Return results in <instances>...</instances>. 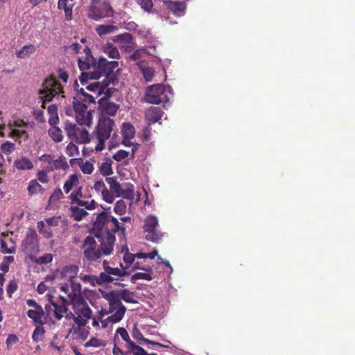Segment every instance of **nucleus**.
<instances>
[{
    "instance_id": "nucleus-1",
    "label": "nucleus",
    "mask_w": 355,
    "mask_h": 355,
    "mask_svg": "<svg viewBox=\"0 0 355 355\" xmlns=\"http://www.w3.org/2000/svg\"><path fill=\"white\" fill-rule=\"evenodd\" d=\"M83 52L85 56L78 60L79 69L82 71L79 77L82 85H85L89 79L97 80L101 76L107 77L118 67L116 61H107L102 57L96 60L87 46H84Z\"/></svg>"
},
{
    "instance_id": "nucleus-2",
    "label": "nucleus",
    "mask_w": 355,
    "mask_h": 355,
    "mask_svg": "<svg viewBox=\"0 0 355 355\" xmlns=\"http://www.w3.org/2000/svg\"><path fill=\"white\" fill-rule=\"evenodd\" d=\"M106 300L109 302L107 313H110L111 315L101 321L103 328H105L110 322L116 323L122 320L126 311V308L123 305L121 300L128 303H137L134 297V293L127 289L119 292L108 293L106 295Z\"/></svg>"
},
{
    "instance_id": "nucleus-3",
    "label": "nucleus",
    "mask_w": 355,
    "mask_h": 355,
    "mask_svg": "<svg viewBox=\"0 0 355 355\" xmlns=\"http://www.w3.org/2000/svg\"><path fill=\"white\" fill-rule=\"evenodd\" d=\"M100 245L92 236H87L82 245L84 257L89 261H95L102 256H108L114 250V238L110 236L108 238L99 239Z\"/></svg>"
},
{
    "instance_id": "nucleus-4",
    "label": "nucleus",
    "mask_w": 355,
    "mask_h": 355,
    "mask_svg": "<svg viewBox=\"0 0 355 355\" xmlns=\"http://www.w3.org/2000/svg\"><path fill=\"white\" fill-rule=\"evenodd\" d=\"M120 230L123 234L125 227L121 225L118 220L106 211L97 215L92 227V232L95 236L98 239H105L112 236L114 238V243L116 241L115 233Z\"/></svg>"
},
{
    "instance_id": "nucleus-5",
    "label": "nucleus",
    "mask_w": 355,
    "mask_h": 355,
    "mask_svg": "<svg viewBox=\"0 0 355 355\" xmlns=\"http://www.w3.org/2000/svg\"><path fill=\"white\" fill-rule=\"evenodd\" d=\"M42 86V87L39 90L38 94L42 101V107L43 108L45 107L46 102H50L53 98L64 93L63 88L59 81L52 77L46 78Z\"/></svg>"
},
{
    "instance_id": "nucleus-6",
    "label": "nucleus",
    "mask_w": 355,
    "mask_h": 355,
    "mask_svg": "<svg viewBox=\"0 0 355 355\" xmlns=\"http://www.w3.org/2000/svg\"><path fill=\"white\" fill-rule=\"evenodd\" d=\"M115 123L113 119L107 116H101L96 130L98 144L95 147L96 151H101L105 148V141L107 140L113 130Z\"/></svg>"
},
{
    "instance_id": "nucleus-7",
    "label": "nucleus",
    "mask_w": 355,
    "mask_h": 355,
    "mask_svg": "<svg viewBox=\"0 0 355 355\" xmlns=\"http://www.w3.org/2000/svg\"><path fill=\"white\" fill-rule=\"evenodd\" d=\"M166 89L172 96V88L169 85L167 87L162 84L149 86L147 87L144 100L148 103L157 105L168 102L169 97L166 94Z\"/></svg>"
},
{
    "instance_id": "nucleus-8",
    "label": "nucleus",
    "mask_w": 355,
    "mask_h": 355,
    "mask_svg": "<svg viewBox=\"0 0 355 355\" xmlns=\"http://www.w3.org/2000/svg\"><path fill=\"white\" fill-rule=\"evenodd\" d=\"M114 11L110 3L106 1L92 0L88 9L87 16L89 18L98 21L105 17L114 15Z\"/></svg>"
},
{
    "instance_id": "nucleus-9",
    "label": "nucleus",
    "mask_w": 355,
    "mask_h": 355,
    "mask_svg": "<svg viewBox=\"0 0 355 355\" xmlns=\"http://www.w3.org/2000/svg\"><path fill=\"white\" fill-rule=\"evenodd\" d=\"M73 310L76 314L74 322L79 327H84L92 316V310L89 307L85 299H75L71 301Z\"/></svg>"
},
{
    "instance_id": "nucleus-10",
    "label": "nucleus",
    "mask_w": 355,
    "mask_h": 355,
    "mask_svg": "<svg viewBox=\"0 0 355 355\" xmlns=\"http://www.w3.org/2000/svg\"><path fill=\"white\" fill-rule=\"evenodd\" d=\"M159 220L154 214L148 215L144 220V232L146 233V239L153 243H159L164 234L158 230Z\"/></svg>"
},
{
    "instance_id": "nucleus-11",
    "label": "nucleus",
    "mask_w": 355,
    "mask_h": 355,
    "mask_svg": "<svg viewBox=\"0 0 355 355\" xmlns=\"http://www.w3.org/2000/svg\"><path fill=\"white\" fill-rule=\"evenodd\" d=\"M64 130L67 137L72 141L79 144H87L90 141L89 132L85 128H78L76 124L67 121L64 123Z\"/></svg>"
},
{
    "instance_id": "nucleus-12",
    "label": "nucleus",
    "mask_w": 355,
    "mask_h": 355,
    "mask_svg": "<svg viewBox=\"0 0 355 355\" xmlns=\"http://www.w3.org/2000/svg\"><path fill=\"white\" fill-rule=\"evenodd\" d=\"M75 111V118L80 125L90 126L92 123V111L87 109V106L78 101H73Z\"/></svg>"
},
{
    "instance_id": "nucleus-13",
    "label": "nucleus",
    "mask_w": 355,
    "mask_h": 355,
    "mask_svg": "<svg viewBox=\"0 0 355 355\" xmlns=\"http://www.w3.org/2000/svg\"><path fill=\"white\" fill-rule=\"evenodd\" d=\"M37 243L36 232L34 230L28 232L21 243L22 251L28 255L37 252L39 250Z\"/></svg>"
},
{
    "instance_id": "nucleus-14",
    "label": "nucleus",
    "mask_w": 355,
    "mask_h": 355,
    "mask_svg": "<svg viewBox=\"0 0 355 355\" xmlns=\"http://www.w3.org/2000/svg\"><path fill=\"white\" fill-rule=\"evenodd\" d=\"M164 4L176 17H182L185 14L187 5L184 2L171 0H163Z\"/></svg>"
},
{
    "instance_id": "nucleus-15",
    "label": "nucleus",
    "mask_w": 355,
    "mask_h": 355,
    "mask_svg": "<svg viewBox=\"0 0 355 355\" xmlns=\"http://www.w3.org/2000/svg\"><path fill=\"white\" fill-rule=\"evenodd\" d=\"M98 106L101 112V116H114L119 108V105L116 103L103 98L98 101Z\"/></svg>"
},
{
    "instance_id": "nucleus-16",
    "label": "nucleus",
    "mask_w": 355,
    "mask_h": 355,
    "mask_svg": "<svg viewBox=\"0 0 355 355\" xmlns=\"http://www.w3.org/2000/svg\"><path fill=\"white\" fill-rule=\"evenodd\" d=\"M42 157H44V160L48 162L50 164L49 166L48 171H53L54 170L63 169L66 170L69 168V165L66 161L65 157L60 156L56 159H52L50 155H44Z\"/></svg>"
},
{
    "instance_id": "nucleus-17",
    "label": "nucleus",
    "mask_w": 355,
    "mask_h": 355,
    "mask_svg": "<svg viewBox=\"0 0 355 355\" xmlns=\"http://www.w3.org/2000/svg\"><path fill=\"white\" fill-rule=\"evenodd\" d=\"M27 125H28L26 122L20 119L13 121V122H10L9 128L10 130V137L20 138L25 135L26 132L25 130H19V128H26Z\"/></svg>"
},
{
    "instance_id": "nucleus-18",
    "label": "nucleus",
    "mask_w": 355,
    "mask_h": 355,
    "mask_svg": "<svg viewBox=\"0 0 355 355\" xmlns=\"http://www.w3.org/2000/svg\"><path fill=\"white\" fill-rule=\"evenodd\" d=\"M27 315L37 325H43L45 323L44 311L42 306L37 307L36 309L28 310Z\"/></svg>"
},
{
    "instance_id": "nucleus-19",
    "label": "nucleus",
    "mask_w": 355,
    "mask_h": 355,
    "mask_svg": "<svg viewBox=\"0 0 355 355\" xmlns=\"http://www.w3.org/2000/svg\"><path fill=\"white\" fill-rule=\"evenodd\" d=\"M162 110L159 107H150L145 112V118L148 122V125L155 123L162 118Z\"/></svg>"
},
{
    "instance_id": "nucleus-20",
    "label": "nucleus",
    "mask_w": 355,
    "mask_h": 355,
    "mask_svg": "<svg viewBox=\"0 0 355 355\" xmlns=\"http://www.w3.org/2000/svg\"><path fill=\"white\" fill-rule=\"evenodd\" d=\"M79 271V268L76 265H69L63 268L60 275L61 277L69 282L74 280L77 277Z\"/></svg>"
},
{
    "instance_id": "nucleus-21",
    "label": "nucleus",
    "mask_w": 355,
    "mask_h": 355,
    "mask_svg": "<svg viewBox=\"0 0 355 355\" xmlns=\"http://www.w3.org/2000/svg\"><path fill=\"white\" fill-rule=\"evenodd\" d=\"M69 282L71 292L69 293L68 297L70 301H74V300L76 298H80V300L85 299L81 293L82 287L80 284L79 282H76L75 280L71 281Z\"/></svg>"
},
{
    "instance_id": "nucleus-22",
    "label": "nucleus",
    "mask_w": 355,
    "mask_h": 355,
    "mask_svg": "<svg viewBox=\"0 0 355 355\" xmlns=\"http://www.w3.org/2000/svg\"><path fill=\"white\" fill-rule=\"evenodd\" d=\"M37 47L33 44L25 45L20 49L17 50L15 55L19 58L24 59L35 53Z\"/></svg>"
},
{
    "instance_id": "nucleus-23",
    "label": "nucleus",
    "mask_w": 355,
    "mask_h": 355,
    "mask_svg": "<svg viewBox=\"0 0 355 355\" xmlns=\"http://www.w3.org/2000/svg\"><path fill=\"white\" fill-rule=\"evenodd\" d=\"M105 181L110 186V190L114 194L115 197L119 198V193L122 191L123 185L118 182L115 177H107Z\"/></svg>"
},
{
    "instance_id": "nucleus-24",
    "label": "nucleus",
    "mask_w": 355,
    "mask_h": 355,
    "mask_svg": "<svg viewBox=\"0 0 355 355\" xmlns=\"http://www.w3.org/2000/svg\"><path fill=\"white\" fill-rule=\"evenodd\" d=\"M132 36L128 33L120 34L116 37L115 41L118 42L121 46L125 48H130L132 46Z\"/></svg>"
},
{
    "instance_id": "nucleus-25",
    "label": "nucleus",
    "mask_w": 355,
    "mask_h": 355,
    "mask_svg": "<svg viewBox=\"0 0 355 355\" xmlns=\"http://www.w3.org/2000/svg\"><path fill=\"white\" fill-rule=\"evenodd\" d=\"M58 8L64 11L65 19L69 21L71 19L73 3L67 0H59L58 3Z\"/></svg>"
},
{
    "instance_id": "nucleus-26",
    "label": "nucleus",
    "mask_w": 355,
    "mask_h": 355,
    "mask_svg": "<svg viewBox=\"0 0 355 355\" xmlns=\"http://www.w3.org/2000/svg\"><path fill=\"white\" fill-rule=\"evenodd\" d=\"M14 166L18 170H31L33 168L32 162L26 157H22L15 160Z\"/></svg>"
},
{
    "instance_id": "nucleus-27",
    "label": "nucleus",
    "mask_w": 355,
    "mask_h": 355,
    "mask_svg": "<svg viewBox=\"0 0 355 355\" xmlns=\"http://www.w3.org/2000/svg\"><path fill=\"white\" fill-rule=\"evenodd\" d=\"M140 6L141 8L145 10L147 12H152V13H156L158 17H159L161 19H164L166 21L168 20V17H164L160 14L159 12H158L157 10L154 9L153 10V1L152 0H141Z\"/></svg>"
},
{
    "instance_id": "nucleus-28",
    "label": "nucleus",
    "mask_w": 355,
    "mask_h": 355,
    "mask_svg": "<svg viewBox=\"0 0 355 355\" xmlns=\"http://www.w3.org/2000/svg\"><path fill=\"white\" fill-rule=\"evenodd\" d=\"M78 183L79 179L78 175L76 174L70 175L63 186L65 193H69L74 187L78 184Z\"/></svg>"
},
{
    "instance_id": "nucleus-29",
    "label": "nucleus",
    "mask_w": 355,
    "mask_h": 355,
    "mask_svg": "<svg viewBox=\"0 0 355 355\" xmlns=\"http://www.w3.org/2000/svg\"><path fill=\"white\" fill-rule=\"evenodd\" d=\"M112 162L110 158L99 164V172L103 176L107 177L113 173L112 168Z\"/></svg>"
},
{
    "instance_id": "nucleus-30",
    "label": "nucleus",
    "mask_w": 355,
    "mask_h": 355,
    "mask_svg": "<svg viewBox=\"0 0 355 355\" xmlns=\"http://www.w3.org/2000/svg\"><path fill=\"white\" fill-rule=\"evenodd\" d=\"M49 114V123L51 125H57L59 123V117L58 115V107L56 105H51L47 109Z\"/></svg>"
},
{
    "instance_id": "nucleus-31",
    "label": "nucleus",
    "mask_w": 355,
    "mask_h": 355,
    "mask_svg": "<svg viewBox=\"0 0 355 355\" xmlns=\"http://www.w3.org/2000/svg\"><path fill=\"white\" fill-rule=\"evenodd\" d=\"M51 305L54 308V317L60 320L64 315V313H67V307L66 304L62 302L60 304L55 303L54 302H51Z\"/></svg>"
},
{
    "instance_id": "nucleus-32",
    "label": "nucleus",
    "mask_w": 355,
    "mask_h": 355,
    "mask_svg": "<svg viewBox=\"0 0 355 355\" xmlns=\"http://www.w3.org/2000/svg\"><path fill=\"white\" fill-rule=\"evenodd\" d=\"M121 133L124 139H130L135 135V130L134 126L128 123H123Z\"/></svg>"
},
{
    "instance_id": "nucleus-33",
    "label": "nucleus",
    "mask_w": 355,
    "mask_h": 355,
    "mask_svg": "<svg viewBox=\"0 0 355 355\" xmlns=\"http://www.w3.org/2000/svg\"><path fill=\"white\" fill-rule=\"evenodd\" d=\"M73 101H78L80 102L85 103H94V97L90 94L86 93L84 89L81 88L78 91L76 97L73 98Z\"/></svg>"
},
{
    "instance_id": "nucleus-34",
    "label": "nucleus",
    "mask_w": 355,
    "mask_h": 355,
    "mask_svg": "<svg viewBox=\"0 0 355 355\" xmlns=\"http://www.w3.org/2000/svg\"><path fill=\"white\" fill-rule=\"evenodd\" d=\"M49 135L55 142H60L63 139L62 130L60 128L56 126V125H52V127L49 128Z\"/></svg>"
},
{
    "instance_id": "nucleus-35",
    "label": "nucleus",
    "mask_w": 355,
    "mask_h": 355,
    "mask_svg": "<svg viewBox=\"0 0 355 355\" xmlns=\"http://www.w3.org/2000/svg\"><path fill=\"white\" fill-rule=\"evenodd\" d=\"M125 188L122 189V191L119 193V197L125 199L132 200L134 198V186L132 184L126 183Z\"/></svg>"
},
{
    "instance_id": "nucleus-36",
    "label": "nucleus",
    "mask_w": 355,
    "mask_h": 355,
    "mask_svg": "<svg viewBox=\"0 0 355 355\" xmlns=\"http://www.w3.org/2000/svg\"><path fill=\"white\" fill-rule=\"evenodd\" d=\"M71 212V217L76 220L80 221L85 216L87 215V212L78 207H71L70 208Z\"/></svg>"
},
{
    "instance_id": "nucleus-37",
    "label": "nucleus",
    "mask_w": 355,
    "mask_h": 355,
    "mask_svg": "<svg viewBox=\"0 0 355 355\" xmlns=\"http://www.w3.org/2000/svg\"><path fill=\"white\" fill-rule=\"evenodd\" d=\"M127 347V355H145L146 351L141 347L135 345L133 342Z\"/></svg>"
},
{
    "instance_id": "nucleus-38",
    "label": "nucleus",
    "mask_w": 355,
    "mask_h": 355,
    "mask_svg": "<svg viewBox=\"0 0 355 355\" xmlns=\"http://www.w3.org/2000/svg\"><path fill=\"white\" fill-rule=\"evenodd\" d=\"M103 51L111 58H119V52L117 48L110 43L104 45Z\"/></svg>"
},
{
    "instance_id": "nucleus-39",
    "label": "nucleus",
    "mask_w": 355,
    "mask_h": 355,
    "mask_svg": "<svg viewBox=\"0 0 355 355\" xmlns=\"http://www.w3.org/2000/svg\"><path fill=\"white\" fill-rule=\"evenodd\" d=\"M117 29V27L113 25H100L96 28V31L99 35L102 36L112 33Z\"/></svg>"
},
{
    "instance_id": "nucleus-40",
    "label": "nucleus",
    "mask_w": 355,
    "mask_h": 355,
    "mask_svg": "<svg viewBox=\"0 0 355 355\" xmlns=\"http://www.w3.org/2000/svg\"><path fill=\"white\" fill-rule=\"evenodd\" d=\"M45 330L42 325H37L32 335V339L35 343L42 341L44 338Z\"/></svg>"
},
{
    "instance_id": "nucleus-41",
    "label": "nucleus",
    "mask_w": 355,
    "mask_h": 355,
    "mask_svg": "<svg viewBox=\"0 0 355 355\" xmlns=\"http://www.w3.org/2000/svg\"><path fill=\"white\" fill-rule=\"evenodd\" d=\"M133 336L136 339L144 340L146 343L151 344L153 345H157V346H159L162 347H168L167 346H165L161 343H157L155 341H152V340H150L149 339L144 338L142 334L137 328L133 329Z\"/></svg>"
},
{
    "instance_id": "nucleus-42",
    "label": "nucleus",
    "mask_w": 355,
    "mask_h": 355,
    "mask_svg": "<svg viewBox=\"0 0 355 355\" xmlns=\"http://www.w3.org/2000/svg\"><path fill=\"white\" fill-rule=\"evenodd\" d=\"M37 228L40 234H43L46 238L49 239L53 236L52 231L50 227L46 225L43 221H39L37 223Z\"/></svg>"
},
{
    "instance_id": "nucleus-43",
    "label": "nucleus",
    "mask_w": 355,
    "mask_h": 355,
    "mask_svg": "<svg viewBox=\"0 0 355 355\" xmlns=\"http://www.w3.org/2000/svg\"><path fill=\"white\" fill-rule=\"evenodd\" d=\"M114 281V278L111 277L110 273L105 271L101 272L98 276H96V284L101 285L103 284L111 283Z\"/></svg>"
},
{
    "instance_id": "nucleus-44",
    "label": "nucleus",
    "mask_w": 355,
    "mask_h": 355,
    "mask_svg": "<svg viewBox=\"0 0 355 355\" xmlns=\"http://www.w3.org/2000/svg\"><path fill=\"white\" fill-rule=\"evenodd\" d=\"M43 191V187L38 183L37 180H33L29 182L28 191L29 195L33 196Z\"/></svg>"
},
{
    "instance_id": "nucleus-45",
    "label": "nucleus",
    "mask_w": 355,
    "mask_h": 355,
    "mask_svg": "<svg viewBox=\"0 0 355 355\" xmlns=\"http://www.w3.org/2000/svg\"><path fill=\"white\" fill-rule=\"evenodd\" d=\"M120 266L121 268V269L118 268H108L107 272L110 273V275H112L119 277L128 275L129 272L126 271V268H124L122 263L120 264Z\"/></svg>"
},
{
    "instance_id": "nucleus-46",
    "label": "nucleus",
    "mask_w": 355,
    "mask_h": 355,
    "mask_svg": "<svg viewBox=\"0 0 355 355\" xmlns=\"http://www.w3.org/2000/svg\"><path fill=\"white\" fill-rule=\"evenodd\" d=\"M125 250V252L123 255V261L126 263V268H128L131 264L133 263L135 255V254H131L128 252V248L127 246L123 247V251Z\"/></svg>"
},
{
    "instance_id": "nucleus-47",
    "label": "nucleus",
    "mask_w": 355,
    "mask_h": 355,
    "mask_svg": "<svg viewBox=\"0 0 355 355\" xmlns=\"http://www.w3.org/2000/svg\"><path fill=\"white\" fill-rule=\"evenodd\" d=\"M141 72L145 80L148 82L152 80L155 74V71L153 68L150 67H141Z\"/></svg>"
},
{
    "instance_id": "nucleus-48",
    "label": "nucleus",
    "mask_w": 355,
    "mask_h": 355,
    "mask_svg": "<svg viewBox=\"0 0 355 355\" xmlns=\"http://www.w3.org/2000/svg\"><path fill=\"white\" fill-rule=\"evenodd\" d=\"M105 343L103 340L92 337L88 342L85 344V347H104Z\"/></svg>"
},
{
    "instance_id": "nucleus-49",
    "label": "nucleus",
    "mask_w": 355,
    "mask_h": 355,
    "mask_svg": "<svg viewBox=\"0 0 355 355\" xmlns=\"http://www.w3.org/2000/svg\"><path fill=\"white\" fill-rule=\"evenodd\" d=\"M117 335H119L121 337V338L126 343V346H128L130 343L132 342L130 338L128 331L123 327H119L116 329V334L115 337Z\"/></svg>"
},
{
    "instance_id": "nucleus-50",
    "label": "nucleus",
    "mask_w": 355,
    "mask_h": 355,
    "mask_svg": "<svg viewBox=\"0 0 355 355\" xmlns=\"http://www.w3.org/2000/svg\"><path fill=\"white\" fill-rule=\"evenodd\" d=\"M114 211L119 215H123L126 211V204L123 200H118L114 206Z\"/></svg>"
},
{
    "instance_id": "nucleus-51",
    "label": "nucleus",
    "mask_w": 355,
    "mask_h": 355,
    "mask_svg": "<svg viewBox=\"0 0 355 355\" xmlns=\"http://www.w3.org/2000/svg\"><path fill=\"white\" fill-rule=\"evenodd\" d=\"M82 197V187H80L71 193L69 198L71 201V203H78L81 200L80 198Z\"/></svg>"
},
{
    "instance_id": "nucleus-52",
    "label": "nucleus",
    "mask_w": 355,
    "mask_h": 355,
    "mask_svg": "<svg viewBox=\"0 0 355 355\" xmlns=\"http://www.w3.org/2000/svg\"><path fill=\"white\" fill-rule=\"evenodd\" d=\"M53 254L49 253H46L42 256L39 257L35 259L34 261L39 264H46L53 261Z\"/></svg>"
},
{
    "instance_id": "nucleus-53",
    "label": "nucleus",
    "mask_w": 355,
    "mask_h": 355,
    "mask_svg": "<svg viewBox=\"0 0 355 355\" xmlns=\"http://www.w3.org/2000/svg\"><path fill=\"white\" fill-rule=\"evenodd\" d=\"M80 279L85 284H88L91 286H95L96 284V276L95 275H88L80 274Z\"/></svg>"
},
{
    "instance_id": "nucleus-54",
    "label": "nucleus",
    "mask_w": 355,
    "mask_h": 355,
    "mask_svg": "<svg viewBox=\"0 0 355 355\" xmlns=\"http://www.w3.org/2000/svg\"><path fill=\"white\" fill-rule=\"evenodd\" d=\"M66 153L69 157H73L79 154L78 148L73 144V141H71L66 148Z\"/></svg>"
},
{
    "instance_id": "nucleus-55",
    "label": "nucleus",
    "mask_w": 355,
    "mask_h": 355,
    "mask_svg": "<svg viewBox=\"0 0 355 355\" xmlns=\"http://www.w3.org/2000/svg\"><path fill=\"white\" fill-rule=\"evenodd\" d=\"M138 279H145L150 281L152 279V277L150 274L146 272H137L131 277V282L135 283Z\"/></svg>"
},
{
    "instance_id": "nucleus-56",
    "label": "nucleus",
    "mask_w": 355,
    "mask_h": 355,
    "mask_svg": "<svg viewBox=\"0 0 355 355\" xmlns=\"http://www.w3.org/2000/svg\"><path fill=\"white\" fill-rule=\"evenodd\" d=\"M15 149V144L10 141H6L1 146V150L6 155L10 154Z\"/></svg>"
},
{
    "instance_id": "nucleus-57",
    "label": "nucleus",
    "mask_w": 355,
    "mask_h": 355,
    "mask_svg": "<svg viewBox=\"0 0 355 355\" xmlns=\"http://www.w3.org/2000/svg\"><path fill=\"white\" fill-rule=\"evenodd\" d=\"M94 166L92 162L89 161H86L85 163L80 166V169L82 172L85 174L90 175L94 171Z\"/></svg>"
},
{
    "instance_id": "nucleus-58",
    "label": "nucleus",
    "mask_w": 355,
    "mask_h": 355,
    "mask_svg": "<svg viewBox=\"0 0 355 355\" xmlns=\"http://www.w3.org/2000/svg\"><path fill=\"white\" fill-rule=\"evenodd\" d=\"M63 197V193L60 188H57L49 198V202L53 203Z\"/></svg>"
},
{
    "instance_id": "nucleus-59",
    "label": "nucleus",
    "mask_w": 355,
    "mask_h": 355,
    "mask_svg": "<svg viewBox=\"0 0 355 355\" xmlns=\"http://www.w3.org/2000/svg\"><path fill=\"white\" fill-rule=\"evenodd\" d=\"M1 244V252L3 254H12L15 252V247L12 246L10 248H8L7 246V243L5 241L1 240L0 241Z\"/></svg>"
},
{
    "instance_id": "nucleus-60",
    "label": "nucleus",
    "mask_w": 355,
    "mask_h": 355,
    "mask_svg": "<svg viewBox=\"0 0 355 355\" xmlns=\"http://www.w3.org/2000/svg\"><path fill=\"white\" fill-rule=\"evenodd\" d=\"M129 153L125 150H119L116 151L114 155L113 159L117 162H121L128 157Z\"/></svg>"
},
{
    "instance_id": "nucleus-61",
    "label": "nucleus",
    "mask_w": 355,
    "mask_h": 355,
    "mask_svg": "<svg viewBox=\"0 0 355 355\" xmlns=\"http://www.w3.org/2000/svg\"><path fill=\"white\" fill-rule=\"evenodd\" d=\"M77 204L78 206L85 207V209L88 210L94 209L96 205V202L94 200H92L90 202L80 200Z\"/></svg>"
},
{
    "instance_id": "nucleus-62",
    "label": "nucleus",
    "mask_w": 355,
    "mask_h": 355,
    "mask_svg": "<svg viewBox=\"0 0 355 355\" xmlns=\"http://www.w3.org/2000/svg\"><path fill=\"white\" fill-rule=\"evenodd\" d=\"M101 196L103 200H105L107 203H112L115 198L114 194L110 190L108 189L103 192L101 194Z\"/></svg>"
},
{
    "instance_id": "nucleus-63",
    "label": "nucleus",
    "mask_w": 355,
    "mask_h": 355,
    "mask_svg": "<svg viewBox=\"0 0 355 355\" xmlns=\"http://www.w3.org/2000/svg\"><path fill=\"white\" fill-rule=\"evenodd\" d=\"M94 189L97 193L102 194L107 188L103 180H98L94 183Z\"/></svg>"
},
{
    "instance_id": "nucleus-64",
    "label": "nucleus",
    "mask_w": 355,
    "mask_h": 355,
    "mask_svg": "<svg viewBox=\"0 0 355 355\" xmlns=\"http://www.w3.org/2000/svg\"><path fill=\"white\" fill-rule=\"evenodd\" d=\"M19 341V338L16 334H9L6 340L7 348L10 349L12 344L17 343Z\"/></svg>"
}]
</instances>
